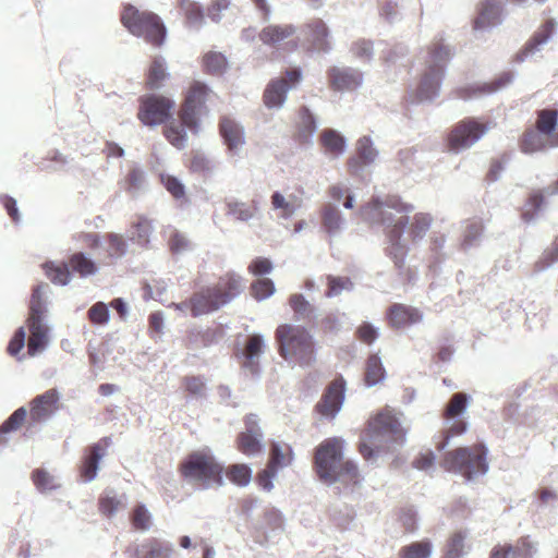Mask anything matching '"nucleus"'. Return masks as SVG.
I'll list each match as a JSON object with an SVG mask.
<instances>
[{"mask_svg": "<svg viewBox=\"0 0 558 558\" xmlns=\"http://www.w3.org/2000/svg\"><path fill=\"white\" fill-rule=\"evenodd\" d=\"M315 131L316 122L313 114L306 107H302L299 110V121L294 133L295 141L300 144H306L311 141Z\"/></svg>", "mask_w": 558, "mask_h": 558, "instance_id": "c756f323", "label": "nucleus"}, {"mask_svg": "<svg viewBox=\"0 0 558 558\" xmlns=\"http://www.w3.org/2000/svg\"><path fill=\"white\" fill-rule=\"evenodd\" d=\"M275 292L274 282L268 278L258 279L251 286V293L256 300H264Z\"/></svg>", "mask_w": 558, "mask_h": 558, "instance_id": "0e129e2a", "label": "nucleus"}, {"mask_svg": "<svg viewBox=\"0 0 558 558\" xmlns=\"http://www.w3.org/2000/svg\"><path fill=\"white\" fill-rule=\"evenodd\" d=\"M223 328L221 326L208 327L205 330L191 331L187 336V348H196L198 345L209 347L217 343L223 338Z\"/></svg>", "mask_w": 558, "mask_h": 558, "instance_id": "bb28decb", "label": "nucleus"}, {"mask_svg": "<svg viewBox=\"0 0 558 558\" xmlns=\"http://www.w3.org/2000/svg\"><path fill=\"white\" fill-rule=\"evenodd\" d=\"M422 317L418 308L402 303H393L386 312L387 324L393 329H402L417 324Z\"/></svg>", "mask_w": 558, "mask_h": 558, "instance_id": "6ab92c4d", "label": "nucleus"}, {"mask_svg": "<svg viewBox=\"0 0 558 558\" xmlns=\"http://www.w3.org/2000/svg\"><path fill=\"white\" fill-rule=\"evenodd\" d=\"M450 58V49L441 41L432 43L427 47L424 70L417 86V97L420 99H429L437 94Z\"/></svg>", "mask_w": 558, "mask_h": 558, "instance_id": "1a4fd4ad", "label": "nucleus"}, {"mask_svg": "<svg viewBox=\"0 0 558 558\" xmlns=\"http://www.w3.org/2000/svg\"><path fill=\"white\" fill-rule=\"evenodd\" d=\"M203 111L182 104L179 111L181 124L187 128L191 132L197 133L199 129V116Z\"/></svg>", "mask_w": 558, "mask_h": 558, "instance_id": "864d4df0", "label": "nucleus"}, {"mask_svg": "<svg viewBox=\"0 0 558 558\" xmlns=\"http://www.w3.org/2000/svg\"><path fill=\"white\" fill-rule=\"evenodd\" d=\"M385 377V368L381 360L377 354H372L366 361L365 383L368 386L378 384Z\"/></svg>", "mask_w": 558, "mask_h": 558, "instance_id": "a18cd8bd", "label": "nucleus"}, {"mask_svg": "<svg viewBox=\"0 0 558 558\" xmlns=\"http://www.w3.org/2000/svg\"><path fill=\"white\" fill-rule=\"evenodd\" d=\"M168 74L166 72L165 62L161 58H155L147 71L145 78V87L154 90L159 89L166 81Z\"/></svg>", "mask_w": 558, "mask_h": 558, "instance_id": "e433bc0d", "label": "nucleus"}, {"mask_svg": "<svg viewBox=\"0 0 558 558\" xmlns=\"http://www.w3.org/2000/svg\"><path fill=\"white\" fill-rule=\"evenodd\" d=\"M353 289V282L349 277L327 276V290L325 295L332 298L339 295L342 291Z\"/></svg>", "mask_w": 558, "mask_h": 558, "instance_id": "bf43d9fd", "label": "nucleus"}, {"mask_svg": "<svg viewBox=\"0 0 558 558\" xmlns=\"http://www.w3.org/2000/svg\"><path fill=\"white\" fill-rule=\"evenodd\" d=\"M211 94V90L206 84L195 81L190 85L183 104L194 107L201 111H205V105L209 100Z\"/></svg>", "mask_w": 558, "mask_h": 558, "instance_id": "7c9ffc66", "label": "nucleus"}, {"mask_svg": "<svg viewBox=\"0 0 558 558\" xmlns=\"http://www.w3.org/2000/svg\"><path fill=\"white\" fill-rule=\"evenodd\" d=\"M554 28L555 25L553 21L545 22L526 44L523 54L527 56L529 53H533L537 50L541 45L545 44L549 39L554 33Z\"/></svg>", "mask_w": 558, "mask_h": 558, "instance_id": "09e8293b", "label": "nucleus"}, {"mask_svg": "<svg viewBox=\"0 0 558 558\" xmlns=\"http://www.w3.org/2000/svg\"><path fill=\"white\" fill-rule=\"evenodd\" d=\"M110 446L111 438L102 437L85 449V456L80 468V474L85 482H90L96 477L98 463L107 454Z\"/></svg>", "mask_w": 558, "mask_h": 558, "instance_id": "a211bd4d", "label": "nucleus"}, {"mask_svg": "<svg viewBox=\"0 0 558 558\" xmlns=\"http://www.w3.org/2000/svg\"><path fill=\"white\" fill-rule=\"evenodd\" d=\"M401 412L384 407L372 413L360 433L357 451L364 460L375 459L381 452H388L391 444H402L407 429L401 422Z\"/></svg>", "mask_w": 558, "mask_h": 558, "instance_id": "f03ea898", "label": "nucleus"}, {"mask_svg": "<svg viewBox=\"0 0 558 558\" xmlns=\"http://www.w3.org/2000/svg\"><path fill=\"white\" fill-rule=\"evenodd\" d=\"M132 228L134 229L132 240L142 246H146L153 231L151 221L144 216H138Z\"/></svg>", "mask_w": 558, "mask_h": 558, "instance_id": "3c124183", "label": "nucleus"}, {"mask_svg": "<svg viewBox=\"0 0 558 558\" xmlns=\"http://www.w3.org/2000/svg\"><path fill=\"white\" fill-rule=\"evenodd\" d=\"M511 80H512V75L510 73H504L497 80H495L490 83L458 88L456 90V95H457V97H459L461 99H469V98L480 96L483 94L494 93V92L500 89L501 87L506 86L507 84H509L511 82Z\"/></svg>", "mask_w": 558, "mask_h": 558, "instance_id": "393cba45", "label": "nucleus"}, {"mask_svg": "<svg viewBox=\"0 0 558 558\" xmlns=\"http://www.w3.org/2000/svg\"><path fill=\"white\" fill-rule=\"evenodd\" d=\"M433 217L427 213H417L414 215L410 225L409 233L413 241L423 238L430 228Z\"/></svg>", "mask_w": 558, "mask_h": 558, "instance_id": "603ef678", "label": "nucleus"}, {"mask_svg": "<svg viewBox=\"0 0 558 558\" xmlns=\"http://www.w3.org/2000/svg\"><path fill=\"white\" fill-rule=\"evenodd\" d=\"M120 22L133 36L143 38L154 47H161L166 40V25L160 16L151 11L124 3L120 13Z\"/></svg>", "mask_w": 558, "mask_h": 558, "instance_id": "423d86ee", "label": "nucleus"}, {"mask_svg": "<svg viewBox=\"0 0 558 558\" xmlns=\"http://www.w3.org/2000/svg\"><path fill=\"white\" fill-rule=\"evenodd\" d=\"M293 461V451L288 444L271 442L267 466L276 472L289 466Z\"/></svg>", "mask_w": 558, "mask_h": 558, "instance_id": "cd10ccee", "label": "nucleus"}, {"mask_svg": "<svg viewBox=\"0 0 558 558\" xmlns=\"http://www.w3.org/2000/svg\"><path fill=\"white\" fill-rule=\"evenodd\" d=\"M26 326L29 330L27 353L31 356H35L47 347L49 341V328L44 322L39 320L26 322Z\"/></svg>", "mask_w": 558, "mask_h": 558, "instance_id": "4be33fe9", "label": "nucleus"}, {"mask_svg": "<svg viewBox=\"0 0 558 558\" xmlns=\"http://www.w3.org/2000/svg\"><path fill=\"white\" fill-rule=\"evenodd\" d=\"M260 437L262 435L257 434L240 433L236 439L238 449L246 456L259 453L262 451Z\"/></svg>", "mask_w": 558, "mask_h": 558, "instance_id": "de8ad7c7", "label": "nucleus"}, {"mask_svg": "<svg viewBox=\"0 0 558 558\" xmlns=\"http://www.w3.org/2000/svg\"><path fill=\"white\" fill-rule=\"evenodd\" d=\"M319 143L325 153L333 157H337L344 151V138L335 130H324L319 136Z\"/></svg>", "mask_w": 558, "mask_h": 558, "instance_id": "c9c22d12", "label": "nucleus"}, {"mask_svg": "<svg viewBox=\"0 0 558 558\" xmlns=\"http://www.w3.org/2000/svg\"><path fill=\"white\" fill-rule=\"evenodd\" d=\"M160 181L165 189L172 195V197L175 199H185V187L177 177L170 174H161Z\"/></svg>", "mask_w": 558, "mask_h": 558, "instance_id": "e2e57ef3", "label": "nucleus"}, {"mask_svg": "<svg viewBox=\"0 0 558 558\" xmlns=\"http://www.w3.org/2000/svg\"><path fill=\"white\" fill-rule=\"evenodd\" d=\"M345 381L339 376L326 388L320 400L315 405V411L323 417L332 420L340 411L344 400Z\"/></svg>", "mask_w": 558, "mask_h": 558, "instance_id": "2eb2a0df", "label": "nucleus"}, {"mask_svg": "<svg viewBox=\"0 0 558 558\" xmlns=\"http://www.w3.org/2000/svg\"><path fill=\"white\" fill-rule=\"evenodd\" d=\"M502 7L497 0H481L477 4V15L473 21L474 29L496 26L501 22Z\"/></svg>", "mask_w": 558, "mask_h": 558, "instance_id": "412c9836", "label": "nucleus"}, {"mask_svg": "<svg viewBox=\"0 0 558 558\" xmlns=\"http://www.w3.org/2000/svg\"><path fill=\"white\" fill-rule=\"evenodd\" d=\"M558 262V236L555 238L549 248H547L542 257L535 263L537 271L544 270L554 263Z\"/></svg>", "mask_w": 558, "mask_h": 558, "instance_id": "69168bd1", "label": "nucleus"}, {"mask_svg": "<svg viewBox=\"0 0 558 558\" xmlns=\"http://www.w3.org/2000/svg\"><path fill=\"white\" fill-rule=\"evenodd\" d=\"M43 269L46 277L53 283L58 286H65L72 279L71 269L68 263H54V262H46L43 264Z\"/></svg>", "mask_w": 558, "mask_h": 558, "instance_id": "72a5a7b5", "label": "nucleus"}, {"mask_svg": "<svg viewBox=\"0 0 558 558\" xmlns=\"http://www.w3.org/2000/svg\"><path fill=\"white\" fill-rule=\"evenodd\" d=\"M466 537V531L452 532L446 539L441 558H462L468 551Z\"/></svg>", "mask_w": 558, "mask_h": 558, "instance_id": "c85d7f7f", "label": "nucleus"}, {"mask_svg": "<svg viewBox=\"0 0 558 558\" xmlns=\"http://www.w3.org/2000/svg\"><path fill=\"white\" fill-rule=\"evenodd\" d=\"M289 86L284 80H271L263 95L264 104L268 108H279L283 105Z\"/></svg>", "mask_w": 558, "mask_h": 558, "instance_id": "a878e982", "label": "nucleus"}, {"mask_svg": "<svg viewBox=\"0 0 558 558\" xmlns=\"http://www.w3.org/2000/svg\"><path fill=\"white\" fill-rule=\"evenodd\" d=\"M469 397L464 392H457L450 398L445 411V418H453L460 415L468 405Z\"/></svg>", "mask_w": 558, "mask_h": 558, "instance_id": "052dcab7", "label": "nucleus"}, {"mask_svg": "<svg viewBox=\"0 0 558 558\" xmlns=\"http://www.w3.org/2000/svg\"><path fill=\"white\" fill-rule=\"evenodd\" d=\"M343 445L340 437H330L316 447L313 466L323 482L331 484L340 481L353 485L360 482L356 464L351 460H343Z\"/></svg>", "mask_w": 558, "mask_h": 558, "instance_id": "7ed1b4c3", "label": "nucleus"}, {"mask_svg": "<svg viewBox=\"0 0 558 558\" xmlns=\"http://www.w3.org/2000/svg\"><path fill=\"white\" fill-rule=\"evenodd\" d=\"M558 110L542 109L536 111L535 124L527 128L520 141L519 147L525 154H533L558 146Z\"/></svg>", "mask_w": 558, "mask_h": 558, "instance_id": "6e6552de", "label": "nucleus"}, {"mask_svg": "<svg viewBox=\"0 0 558 558\" xmlns=\"http://www.w3.org/2000/svg\"><path fill=\"white\" fill-rule=\"evenodd\" d=\"M170 549L163 547L157 539H151L144 544L136 551L137 558H167Z\"/></svg>", "mask_w": 558, "mask_h": 558, "instance_id": "13d9d810", "label": "nucleus"}, {"mask_svg": "<svg viewBox=\"0 0 558 558\" xmlns=\"http://www.w3.org/2000/svg\"><path fill=\"white\" fill-rule=\"evenodd\" d=\"M105 240L107 242L105 263L111 265L125 255L128 245L124 238L118 233H107Z\"/></svg>", "mask_w": 558, "mask_h": 558, "instance_id": "f704fd0d", "label": "nucleus"}, {"mask_svg": "<svg viewBox=\"0 0 558 558\" xmlns=\"http://www.w3.org/2000/svg\"><path fill=\"white\" fill-rule=\"evenodd\" d=\"M387 209H393L398 214H409L414 210V206L403 202L398 195H388L383 202L378 198H373L361 209L365 220L371 223L385 226V232L389 241L386 252L393 260L396 267L401 269L404 267L408 254L405 245L401 243V236L409 223V218L401 216L398 219H393Z\"/></svg>", "mask_w": 558, "mask_h": 558, "instance_id": "f257e3e1", "label": "nucleus"}, {"mask_svg": "<svg viewBox=\"0 0 558 558\" xmlns=\"http://www.w3.org/2000/svg\"><path fill=\"white\" fill-rule=\"evenodd\" d=\"M32 481L40 492L52 490L57 488L53 476L44 469H35L32 472Z\"/></svg>", "mask_w": 558, "mask_h": 558, "instance_id": "680f3d73", "label": "nucleus"}, {"mask_svg": "<svg viewBox=\"0 0 558 558\" xmlns=\"http://www.w3.org/2000/svg\"><path fill=\"white\" fill-rule=\"evenodd\" d=\"M184 128L185 126L182 124L178 125L174 122H170L163 126L162 134L172 146L182 149L185 147L187 141V134Z\"/></svg>", "mask_w": 558, "mask_h": 558, "instance_id": "49530a36", "label": "nucleus"}, {"mask_svg": "<svg viewBox=\"0 0 558 558\" xmlns=\"http://www.w3.org/2000/svg\"><path fill=\"white\" fill-rule=\"evenodd\" d=\"M256 211L257 205L254 201L250 204L239 201H229L227 203V215L232 216L236 220L247 221L255 216Z\"/></svg>", "mask_w": 558, "mask_h": 558, "instance_id": "79ce46f5", "label": "nucleus"}, {"mask_svg": "<svg viewBox=\"0 0 558 558\" xmlns=\"http://www.w3.org/2000/svg\"><path fill=\"white\" fill-rule=\"evenodd\" d=\"M41 289V286H36L33 289L29 302V314L26 322H44V314L46 312V307L43 300Z\"/></svg>", "mask_w": 558, "mask_h": 558, "instance_id": "8fccbe9b", "label": "nucleus"}, {"mask_svg": "<svg viewBox=\"0 0 558 558\" xmlns=\"http://www.w3.org/2000/svg\"><path fill=\"white\" fill-rule=\"evenodd\" d=\"M302 201L296 197H290L287 199L281 193L275 192L271 195V205L274 209H281V217L289 218L291 217L298 208L301 207Z\"/></svg>", "mask_w": 558, "mask_h": 558, "instance_id": "c03bdc74", "label": "nucleus"}, {"mask_svg": "<svg viewBox=\"0 0 558 558\" xmlns=\"http://www.w3.org/2000/svg\"><path fill=\"white\" fill-rule=\"evenodd\" d=\"M303 40L300 43L306 52H328L331 48L329 29L322 19H313L302 26Z\"/></svg>", "mask_w": 558, "mask_h": 558, "instance_id": "4468645a", "label": "nucleus"}, {"mask_svg": "<svg viewBox=\"0 0 558 558\" xmlns=\"http://www.w3.org/2000/svg\"><path fill=\"white\" fill-rule=\"evenodd\" d=\"M289 305L298 319H305L313 315L314 308L303 294H291L289 298Z\"/></svg>", "mask_w": 558, "mask_h": 558, "instance_id": "6e6d98bb", "label": "nucleus"}, {"mask_svg": "<svg viewBox=\"0 0 558 558\" xmlns=\"http://www.w3.org/2000/svg\"><path fill=\"white\" fill-rule=\"evenodd\" d=\"M219 131L229 149H235L244 143L243 131L232 119L223 117L219 123Z\"/></svg>", "mask_w": 558, "mask_h": 558, "instance_id": "2f4dec72", "label": "nucleus"}, {"mask_svg": "<svg viewBox=\"0 0 558 558\" xmlns=\"http://www.w3.org/2000/svg\"><path fill=\"white\" fill-rule=\"evenodd\" d=\"M72 272L77 274L81 278L94 276L98 271V265L83 252H75L68 258Z\"/></svg>", "mask_w": 558, "mask_h": 558, "instance_id": "473e14b6", "label": "nucleus"}, {"mask_svg": "<svg viewBox=\"0 0 558 558\" xmlns=\"http://www.w3.org/2000/svg\"><path fill=\"white\" fill-rule=\"evenodd\" d=\"M534 553L535 549L529 536H523L517 541L515 545L509 543L495 545L489 558H533Z\"/></svg>", "mask_w": 558, "mask_h": 558, "instance_id": "aec40b11", "label": "nucleus"}, {"mask_svg": "<svg viewBox=\"0 0 558 558\" xmlns=\"http://www.w3.org/2000/svg\"><path fill=\"white\" fill-rule=\"evenodd\" d=\"M355 337L359 341L371 345L378 338V330L369 323H362L355 330Z\"/></svg>", "mask_w": 558, "mask_h": 558, "instance_id": "338daca9", "label": "nucleus"}, {"mask_svg": "<svg viewBox=\"0 0 558 558\" xmlns=\"http://www.w3.org/2000/svg\"><path fill=\"white\" fill-rule=\"evenodd\" d=\"M327 78L329 88L339 93L353 92L363 82L362 73L352 68L331 66L327 70Z\"/></svg>", "mask_w": 558, "mask_h": 558, "instance_id": "f3484780", "label": "nucleus"}, {"mask_svg": "<svg viewBox=\"0 0 558 558\" xmlns=\"http://www.w3.org/2000/svg\"><path fill=\"white\" fill-rule=\"evenodd\" d=\"M487 449L483 444L470 447H459L448 451L442 460V466L447 471L462 474L466 480L484 474L488 470Z\"/></svg>", "mask_w": 558, "mask_h": 558, "instance_id": "9d476101", "label": "nucleus"}, {"mask_svg": "<svg viewBox=\"0 0 558 558\" xmlns=\"http://www.w3.org/2000/svg\"><path fill=\"white\" fill-rule=\"evenodd\" d=\"M223 474L232 484L240 487L248 485L252 480V470L245 463L230 464L223 469Z\"/></svg>", "mask_w": 558, "mask_h": 558, "instance_id": "58836bf2", "label": "nucleus"}, {"mask_svg": "<svg viewBox=\"0 0 558 558\" xmlns=\"http://www.w3.org/2000/svg\"><path fill=\"white\" fill-rule=\"evenodd\" d=\"M278 352L286 361L308 366L315 361V343L305 327L282 324L275 332Z\"/></svg>", "mask_w": 558, "mask_h": 558, "instance_id": "39448f33", "label": "nucleus"}, {"mask_svg": "<svg viewBox=\"0 0 558 558\" xmlns=\"http://www.w3.org/2000/svg\"><path fill=\"white\" fill-rule=\"evenodd\" d=\"M295 33L296 27L292 24H269L260 29L258 38L265 46L283 47L291 52L300 48V40L295 38Z\"/></svg>", "mask_w": 558, "mask_h": 558, "instance_id": "ddd939ff", "label": "nucleus"}, {"mask_svg": "<svg viewBox=\"0 0 558 558\" xmlns=\"http://www.w3.org/2000/svg\"><path fill=\"white\" fill-rule=\"evenodd\" d=\"M488 130L486 123L473 118H466L458 122L447 137L448 148L453 151L468 148L476 143Z\"/></svg>", "mask_w": 558, "mask_h": 558, "instance_id": "f8f14e48", "label": "nucleus"}, {"mask_svg": "<svg viewBox=\"0 0 558 558\" xmlns=\"http://www.w3.org/2000/svg\"><path fill=\"white\" fill-rule=\"evenodd\" d=\"M130 521L132 526L138 531H146L151 526V515L147 508L142 504H138L133 508L130 514Z\"/></svg>", "mask_w": 558, "mask_h": 558, "instance_id": "4d7b16f0", "label": "nucleus"}, {"mask_svg": "<svg viewBox=\"0 0 558 558\" xmlns=\"http://www.w3.org/2000/svg\"><path fill=\"white\" fill-rule=\"evenodd\" d=\"M202 65L206 73L220 75L226 71L228 62L221 52L208 51L202 58Z\"/></svg>", "mask_w": 558, "mask_h": 558, "instance_id": "a19ab883", "label": "nucleus"}, {"mask_svg": "<svg viewBox=\"0 0 558 558\" xmlns=\"http://www.w3.org/2000/svg\"><path fill=\"white\" fill-rule=\"evenodd\" d=\"M178 471L183 480L202 488L223 485V466L207 451L189 453Z\"/></svg>", "mask_w": 558, "mask_h": 558, "instance_id": "0eeeda50", "label": "nucleus"}, {"mask_svg": "<svg viewBox=\"0 0 558 558\" xmlns=\"http://www.w3.org/2000/svg\"><path fill=\"white\" fill-rule=\"evenodd\" d=\"M174 106V101L163 95H143L138 98L136 117L146 126L160 125L172 117Z\"/></svg>", "mask_w": 558, "mask_h": 558, "instance_id": "9b49d317", "label": "nucleus"}, {"mask_svg": "<svg viewBox=\"0 0 558 558\" xmlns=\"http://www.w3.org/2000/svg\"><path fill=\"white\" fill-rule=\"evenodd\" d=\"M433 544L429 539L412 542L399 549V558H429Z\"/></svg>", "mask_w": 558, "mask_h": 558, "instance_id": "4c0bfd02", "label": "nucleus"}, {"mask_svg": "<svg viewBox=\"0 0 558 558\" xmlns=\"http://www.w3.org/2000/svg\"><path fill=\"white\" fill-rule=\"evenodd\" d=\"M27 412L25 408L15 410L1 425H0V445L7 442L5 434L20 429L26 421Z\"/></svg>", "mask_w": 558, "mask_h": 558, "instance_id": "37998d69", "label": "nucleus"}, {"mask_svg": "<svg viewBox=\"0 0 558 558\" xmlns=\"http://www.w3.org/2000/svg\"><path fill=\"white\" fill-rule=\"evenodd\" d=\"M242 291V278L235 272H226L213 286L204 287L191 295V315L198 317L216 312L233 301Z\"/></svg>", "mask_w": 558, "mask_h": 558, "instance_id": "20e7f679", "label": "nucleus"}, {"mask_svg": "<svg viewBox=\"0 0 558 558\" xmlns=\"http://www.w3.org/2000/svg\"><path fill=\"white\" fill-rule=\"evenodd\" d=\"M322 221L328 233H335L339 231L342 219L339 210L336 207L327 204L323 207L322 210Z\"/></svg>", "mask_w": 558, "mask_h": 558, "instance_id": "5fc2aeb1", "label": "nucleus"}, {"mask_svg": "<svg viewBox=\"0 0 558 558\" xmlns=\"http://www.w3.org/2000/svg\"><path fill=\"white\" fill-rule=\"evenodd\" d=\"M60 396L56 388L48 389L29 402V421L37 424L50 418L59 409Z\"/></svg>", "mask_w": 558, "mask_h": 558, "instance_id": "dca6fc26", "label": "nucleus"}, {"mask_svg": "<svg viewBox=\"0 0 558 558\" xmlns=\"http://www.w3.org/2000/svg\"><path fill=\"white\" fill-rule=\"evenodd\" d=\"M120 506L121 501L116 496L106 494L99 497L98 508L100 513L105 517H112L120 508Z\"/></svg>", "mask_w": 558, "mask_h": 558, "instance_id": "774afa93", "label": "nucleus"}, {"mask_svg": "<svg viewBox=\"0 0 558 558\" xmlns=\"http://www.w3.org/2000/svg\"><path fill=\"white\" fill-rule=\"evenodd\" d=\"M377 156L376 149L373 147L372 140L368 136H363L357 141L356 144V157L348 160V169L351 173L357 172V170L365 165H368L375 160Z\"/></svg>", "mask_w": 558, "mask_h": 558, "instance_id": "b1692460", "label": "nucleus"}, {"mask_svg": "<svg viewBox=\"0 0 558 558\" xmlns=\"http://www.w3.org/2000/svg\"><path fill=\"white\" fill-rule=\"evenodd\" d=\"M180 12L189 26L199 27L204 22V11L199 3L193 0H180Z\"/></svg>", "mask_w": 558, "mask_h": 558, "instance_id": "ea45409f", "label": "nucleus"}, {"mask_svg": "<svg viewBox=\"0 0 558 558\" xmlns=\"http://www.w3.org/2000/svg\"><path fill=\"white\" fill-rule=\"evenodd\" d=\"M264 342L259 335H252L247 338L241 356L243 367L250 369L253 374L258 372L259 356L263 353Z\"/></svg>", "mask_w": 558, "mask_h": 558, "instance_id": "5701e85b", "label": "nucleus"}]
</instances>
